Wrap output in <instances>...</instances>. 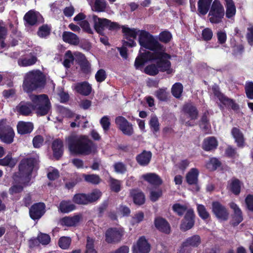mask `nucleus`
Returning <instances> with one entry per match:
<instances>
[{
  "mask_svg": "<svg viewBox=\"0 0 253 253\" xmlns=\"http://www.w3.org/2000/svg\"><path fill=\"white\" fill-rule=\"evenodd\" d=\"M168 92L166 91V88H161L157 90L155 95L157 98L160 101H166L168 99Z\"/></svg>",
  "mask_w": 253,
  "mask_h": 253,
  "instance_id": "51",
  "label": "nucleus"
},
{
  "mask_svg": "<svg viewBox=\"0 0 253 253\" xmlns=\"http://www.w3.org/2000/svg\"><path fill=\"white\" fill-rule=\"evenodd\" d=\"M71 239L68 237H62L60 238L58 244L59 247L63 249H67L70 245Z\"/></svg>",
  "mask_w": 253,
  "mask_h": 253,
  "instance_id": "52",
  "label": "nucleus"
},
{
  "mask_svg": "<svg viewBox=\"0 0 253 253\" xmlns=\"http://www.w3.org/2000/svg\"><path fill=\"white\" fill-rule=\"evenodd\" d=\"M171 38L172 35L171 33L167 31L161 32L159 36V41L165 43L169 42Z\"/></svg>",
  "mask_w": 253,
  "mask_h": 253,
  "instance_id": "53",
  "label": "nucleus"
},
{
  "mask_svg": "<svg viewBox=\"0 0 253 253\" xmlns=\"http://www.w3.org/2000/svg\"><path fill=\"white\" fill-rule=\"evenodd\" d=\"M39 162V156L37 155L29 158L24 159L21 162L19 166V173L13 176L15 183L9 189L11 195L20 193L23 188L22 184L25 180L28 178L33 168Z\"/></svg>",
  "mask_w": 253,
  "mask_h": 253,
  "instance_id": "3",
  "label": "nucleus"
},
{
  "mask_svg": "<svg viewBox=\"0 0 253 253\" xmlns=\"http://www.w3.org/2000/svg\"><path fill=\"white\" fill-rule=\"evenodd\" d=\"M53 155L56 159H59L62 155L63 148V142L58 139L54 140L52 144Z\"/></svg>",
  "mask_w": 253,
  "mask_h": 253,
  "instance_id": "32",
  "label": "nucleus"
},
{
  "mask_svg": "<svg viewBox=\"0 0 253 253\" xmlns=\"http://www.w3.org/2000/svg\"><path fill=\"white\" fill-rule=\"evenodd\" d=\"M63 40L70 44L78 45L80 42L78 37L75 34L70 32H64L62 35Z\"/></svg>",
  "mask_w": 253,
  "mask_h": 253,
  "instance_id": "29",
  "label": "nucleus"
},
{
  "mask_svg": "<svg viewBox=\"0 0 253 253\" xmlns=\"http://www.w3.org/2000/svg\"><path fill=\"white\" fill-rule=\"evenodd\" d=\"M201 243V237L197 235H193L188 238L183 243L182 246L177 253H190L189 247L196 248L198 247Z\"/></svg>",
  "mask_w": 253,
  "mask_h": 253,
  "instance_id": "9",
  "label": "nucleus"
},
{
  "mask_svg": "<svg viewBox=\"0 0 253 253\" xmlns=\"http://www.w3.org/2000/svg\"><path fill=\"white\" fill-rule=\"evenodd\" d=\"M130 194L135 204L140 205L144 204L145 197L143 193L137 190H133L131 191Z\"/></svg>",
  "mask_w": 253,
  "mask_h": 253,
  "instance_id": "39",
  "label": "nucleus"
},
{
  "mask_svg": "<svg viewBox=\"0 0 253 253\" xmlns=\"http://www.w3.org/2000/svg\"><path fill=\"white\" fill-rule=\"evenodd\" d=\"M4 154V151L3 147L0 146V158H1ZM17 161L12 159L11 156L7 155L4 158L0 159V165L3 166H9L11 167L14 166Z\"/></svg>",
  "mask_w": 253,
  "mask_h": 253,
  "instance_id": "33",
  "label": "nucleus"
},
{
  "mask_svg": "<svg viewBox=\"0 0 253 253\" xmlns=\"http://www.w3.org/2000/svg\"><path fill=\"white\" fill-rule=\"evenodd\" d=\"M225 14L223 5L219 0H214L209 13L210 21L212 24L220 23Z\"/></svg>",
  "mask_w": 253,
  "mask_h": 253,
  "instance_id": "6",
  "label": "nucleus"
},
{
  "mask_svg": "<svg viewBox=\"0 0 253 253\" xmlns=\"http://www.w3.org/2000/svg\"><path fill=\"white\" fill-rule=\"evenodd\" d=\"M242 183L235 178H233L228 181L227 188L235 195H238L241 191Z\"/></svg>",
  "mask_w": 253,
  "mask_h": 253,
  "instance_id": "27",
  "label": "nucleus"
},
{
  "mask_svg": "<svg viewBox=\"0 0 253 253\" xmlns=\"http://www.w3.org/2000/svg\"><path fill=\"white\" fill-rule=\"evenodd\" d=\"M92 18L95 31L100 34H103L104 29L107 28L109 20L106 18H100L94 15L92 16Z\"/></svg>",
  "mask_w": 253,
  "mask_h": 253,
  "instance_id": "18",
  "label": "nucleus"
},
{
  "mask_svg": "<svg viewBox=\"0 0 253 253\" xmlns=\"http://www.w3.org/2000/svg\"><path fill=\"white\" fill-rule=\"evenodd\" d=\"M115 123L124 134L131 136L133 134L134 129L132 125L125 118L122 116L117 117L115 119Z\"/></svg>",
  "mask_w": 253,
  "mask_h": 253,
  "instance_id": "8",
  "label": "nucleus"
},
{
  "mask_svg": "<svg viewBox=\"0 0 253 253\" xmlns=\"http://www.w3.org/2000/svg\"><path fill=\"white\" fill-rule=\"evenodd\" d=\"M84 31L89 34H92L93 30L91 28L89 23L86 20H83L79 23Z\"/></svg>",
  "mask_w": 253,
  "mask_h": 253,
  "instance_id": "63",
  "label": "nucleus"
},
{
  "mask_svg": "<svg viewBox=\"0 0 253 253\" xmlns=\"http://www.w3.org/2000/svg\"><path fill=\"white\" fill-rule=\"evenodd\" d=\"M38 240L42 245H47L50 242V238L46 234L40 233L38 237Z\"/></svg>",
  "mask_w": 253,
  "mask_h": 253,
  "instance_id": "60",
  "label": "nucleus"
},
{
  "mask_svg": "<svg viewBox=\"0 0 253 253\" xmlns=\"http://www.w3.org/2000/svg\"><path fill=\"white\" fill-rule=\"evenodd\" d=\"M183 91V85L180 83L174 84L171 88L172 94L176 98H179Z\"/></svg>",
  "mask_w": 253,
  "mask_h": 253,
  "instance_id": "45",
  "label": "nucleus"
},
{
  "mask_svg": "<svg viewBox=\"0 0 253 253\" xmlns=\"http://www.w3.org/2000/svg\"><path fill=\"white\" fill-rule=\"evenodd\" d=\"M41 17V14L34 10H30L24 16V20L27 24L29 25H35L39 18Z\"/></svg>",
  "mask_w": 253,
  "mask_h": 253,
  "instance_id": "30",
  "label": "nucleus"
},
{
  "mask_svg": "<svg viewBox=\"0 0 253 253\" xmlns=\"http://www.w3.org/2000/svg\"><path fill=\"white\" fill-rule=\"evenodd\" d=\"M32 103L21 102L16 107L18 112L23 116H28L32 110L36 111L38 115L43 116L47 114L51 108L50 103L48 96L45 94L34 95L30 96Z\"/></svg>",
  "mask_w": 253,
  "mask_h": 253,
  "instance_id": "2",
  "label": "nucleus"
},
{
  "mask_svg": "<svg viewBox=\"0 0 253 253\" xmlns=\"http://www.w3.org/2000/svg\"><path fill=\"white\" fill-rule=\"evenodd\" d=\"M199 171L196 168L191 169L186 175L187 182L190 185L196 184L198 180Z\"/></svg>",
  "mask_w": 253,
  "mask_h": 253,
  "instance_id": "31",
  "label": "nucleus"
},
{
  "mask_svg": "<svg viewBox=\"0 0 253 253\" xmlns=\"http://www.w3.org/2000/svg\"><path fill=\"white\" fill-rule=\"evenodd\" d=\"M183 110L190 118V121L184 120V123L188 126H194L195 125L194 121L197 119L198 115L196 108L192 104L187 103L183 106Z\"/></svg>",
  "mask_w": 253,
  "mask_h": 253,
  "instance_id": "11",
  "label": "nucleus"
},
{
  "mask_svg": "<svg viewBox=\"0 0 253 253\" xmlns=\"http://www.w3.org/2000/svg\"><path fill=\"white\" fill-rule=\"evenodd\" d=\"M157 62V66L154 64H152L147 66L144 69V72L146 74L151 75L154 76L157 75L159 72L158 68H160V70L163 71L162 68L159 66L158 62L157 60H155ZM169 69L170 70V73H168L167 71H166L168 74H170L172 72V69L170 68V66L169 67ZM165 71H163L164 72Z\"/></svg>",
  "mask_w": 253,
  "mask_h": 253,
  "instance_id": "40",
  "label": "nucleus"
},
{
  "mask_svg": "<svg viewBox=\"0 0 253 253\" xmlns=\"http://www.w3.org/2000/svg\"><path fill=\"white\" fill-rule=\"evenodd\" d=\"M230 207L234 211L232 224L234 226H236L241 222L243 219L242 213L240 209L235 203H231Z\"/></svg>",
  "mask_w": 253,
  "mask_h": 253,
  "instance_id": "21",
  "label": "nucleus"
},
{
  "mask_svg": "<svg viewBox=\"0 0 253 253\" xmlns=\"http://www.w3.org/2000/svg\"><path fill=\"white\" fill-rule=\"evenodd\" d=\"M212 0H199L198 11L200 14L205 15L208 12Z\"/></svg>",
  "mask_w": 253,
  "mask_h": 253,
  "instance_id": "35",
  "label": "nucleus"
},
{
  "mask_svg": "<svg viewBox=\"0 0 253 253\" xmlns=\"http://www.w3.org/2000/svg\"><path fill=\"white\" fill-rule=\"evenodd\" d=\"M194 214L193 210L189 209L187 210L181 224V229L183 231H186L191 229L194 225Z\"/></svg>",
  "mask_w": 253,
  "mask_h": 253,
  "instance_id": "17",
  "label": "nucleus"
},
{
  "mask_svg": "<svg viewBox=\"0 0 253 253\" xmlns=\"http://www.w3.org/2000/svg\"><path fill=\"white\" fill-rule=\"evenodd\" d=\"M45 205L42 203H39L33 205L29 211L31 218L34 220L40 219L45 213Z\"/></svg>",
  "mask_w": 253,
  "mask_h": 253,
  "instance_id": "15",
  "label": "nucleus"
},
{
  "mask_svg": "<svg viewBox=\"0 0 253 253\" xmlns=\"http://www.w3.org/2000/svg\"><path fill=\"white\" fill-rule=\"evenodd\" d=\"M100 123L104 131L105 132L108 131L111 125L110 118L107 116H104L101 119Z\"/></svg>",
  "mask_w": 253,
  "mask_h": 253,
  "instance_id": "55",
  "label": "nucleus"
},
{
  "mask_svg": "<svg viewBox=\"0 0 253 253\" xmlns=\"http://www.w3.org/2000/svg\"><path fill=\"white\" fill-rule=\"evenodd\" d=\"M149 124L151 128L154 131L157 132L159 130V123L156 117H152Z\"/></svg>",
  "mask_w": 253,
  "mask_h": 253,
  "instance_id": "59",
  "label": "nucleus"
},
{
  "mask_svg": "<svg viewBox=\"0 0 253 253\" xmlns=\"http://www.w3.org/2000/svg\"><path fill=\"white\" fill-rule=\"evenodd\" d=\"M70 152L75 154L87 155L96 152V146L84 135H72L66 139Z\"/></svg>",
  "mask_w": 253,
  "mask_h": 253,
  "instance_id": "4",
  "label": "nucleus"
},
{
  "mask_svg": "<svg viewBox=\"0 0 253 253\" xmlns=\"http://www.w3.org/2000/svg\"><path fill=\"white\" fill-rule=\"evenodd\" d=\"M82 219L81 214H75L73 216H65L60 219L59 224L67 227L77 226Z\"/></svg>",
  "mask_w": 253,
  "mask_h": 253,
  "instance_id": "16",
  "label": "nucleus"
},
{
  "mask_svg": "<svg viewBox=\"0 0 253 253\" xmlns=\"http://www.w3.org/2000/svg\"><path fill=\"white\" fill-rule=\"evenodd\" d=\"M212 210L216 217L220 220H226L228 217V212L226 208L218 202L212 204Z\"/></svg>",
  "mask_w": 253,
  "mask_h": 253,
  "instance_id": "13",
  "label": "nucleus"
},
{
  "mask_svg": "<svg viewBox=\"0 0 253 253\" xmlns=\"http://www.w3.org/2000/svg\"><path fill=\"white\" fill-rule=\"evenodd\" d=\"M14 132L6 120L0 121V139L6 143H11L13 141Z\"/></svg>",
  "mask_w": 253,
  "mask_h": 253,
  "instance_id": "7",
  "label": "nucleus"
},
{
  "mask_svg": "<svg viewBox=\"0 0 253 253\" xmlns=\"http://www.w3.org/2000/svg\"><path fill=\"white\" fill-rule=\"evenodd\" d=\"M102 193L98 189H95L90 193L87 194L88 203L95 202L98 200L101 196Z\"/></svg>",
  "mask_w": 253,
  "mask_h": 253,
  "instance_id": "48",
  "label": "nucleus"
},
{
  "mask_svg": "<svg viewBox=\"0 0 253 253\" xmlns=\"http://www.w3.org/2000/svg\"><path fill=\"white\" fill-rule=\"evenodd\" d=\"M245 92L247 97L253 99V82H247L245 84Z\"/></svg>",
  "mask_w": 253,
  "mask_h": 253,
  "instance_id": "54",
  "label": "nucleus"
},
{
  "mask_svg": "<svg viewBox=\"0 0 253 253\" xmlns=\"http://www.w3.org/2000/svg\"><path fill=\"white\" fill-rule=\"evenodd\" d=\"M94 239L87 237L85 253H97L96 251L94 248Z\"/></svg>",
  "mask_w": 253,
  "mask_h": 253,
  "instance_id": "50",
  "label": "nucleus"
},
{
  "mask_svg": "<svg viewBox=\"0 0 253 253\" xmlns=\"http://www.w3.org/2000/svg\"><path fill=\"white\" fill-rule=\"evenodd\" d=\"M173 211L177 213L179 215H182L185 211L186 208L184 206L181 205L179 204H176L172 206Z\"/></svg>",
  "mask_w": 253,
  "mask_h": 253,
  "instance_id": "61",
  "label": "nucleus"
},
{
  "mask_svg": "<svg viewBox=\"0 0 253 253\" xmlns=\"http://www.w3.org/2000/svg\"><path fill=\"white\" fill-rule=\"evenodd\" d=\"M155 225L159 231L169 234L170 231V227L169 223L164 218L157 217L155 219Z\"/></svg>",
  "mask_w": 253,
  "mask_h": 253,
  "instance_id": "22",
  "label": "nucleus"
},
{
  "mask_svg": "<svg viewBox=\"0 0 253 253\" xmlns=\"http://www.w3.org/2000/svg\"><path fill=\"white\" fill-rule=\"evenodd\" d=\"M141 177L153 185L159 186L162 183L161 178L155 173H147L142 175Z\"/></svg>",
  "mask_w": 253,
  "mask_h": 253,
  "instance_id": "23",
  "label": "nucleus"
},
{
  "mask_svg": "<svg viewBox=\"0 0 253 253\" xmlns=\"http://www.w3.org/2000/svg\"><path fill=\"white\" fill-rule=\"evenodd\" d=\"M91 6L93 11L100 12H104L107 7V2L105 0H95L93 2L91 0H87Z\"/></svg>",
  "mask_w": 253,
  "mask_h": 253,
  "instance_id": "24",
  "label": "nucleus"
},
{
  "mask_svg": "<svg viewBox=\"0 0 253 253\" xmlns=\"http://www.w3.org/2000/svg\"><path fill=\"white\" fill-rule=\"evenodd\" d=\"M152 154L150 151H144L136 157L137 162L141 166L147 165L151 159Z\"/></svg>",
  "mask_w": 253,
  "mask_h": 253,
  "instance_id": "36",
  "label": "nucleus"
},
{
  "mask_svg": "<svg viewBox=\"0 0 253 253\" xmlns=\"http://www.w3.org/2000/svg\"><path fill=\"white\" fill-rule=\"evenodd\" d=\"M76 55L79 56L82 59L81 63V67L82 71L85 73H88L90 72V64L88 61L85 59L84 55L81 53L78 52L76 53Z\"/></svg>",
  "mask_w": 253,
  "mask_h": 253,
  "instance_id": "41",
  "label": "nucleus"
},
{
  "mask_svg": "<svg viewBox=\"0 0 253 253\" xmlns=\"http://www.w3.org/2000/svg\"><path fill=\"white\" fill-rule=\"evenodd\" d=\"M73 201L78 204L86 205L88 204L87 194H76L73 198Z\"/></svg>",
  "mask_w": 253,
  "mask_h": 253,
  "instance_id": "43",
  "label": "nucleus"
},
{
  "mask_svg": "<svg viewBox=\"0 0 253 253\" xmlns=\"http://www.w3.org/2000/svg\"><path fill=\"white\" fill-rule=\"evenodd\" d=\"M106 78V74L103 69L99 70L95 74V79L97 82H102Z\"/></svg>",
  "mask_w": 253,
  "mask_h": 253,
  "instance_id": "62",
  "label": "nucleus"
},
{
  "mask_svg": "<svg viewBox=\"0 0 253 253\" xmlns=\"http://www.w3.org/2000/svg\"><path fill=\"white\" fill-rule=\"evenodd\" d=\"M132 251L133 253H149L150 245L146 238L142 236L133 245Z\"/></svg>",
  "mask_w": 253,
  "mask_h": 253,
  "instance_id": "12",
  "label": "nucleus"
},
{
  "mask_svg": "<svg viewBox=\"0 0 253 253\" xmlns=\"http://www.w3.org/2000/svg\"><path fill=\"white\" fill-rule=\"evenodd\" d=\"M212 91L215 96L224 105L234 110L238 109V105L233 100L227 98L220 92L219 87L217 85H214L212 87Z\"/></svg>",
  "mask_w": 253,
  "mask_h": 253,
  "instance_id": "10",
  "label": "nucleus"
},
{
  "mask_svg": "<svg viewBox=\"0 0 253 253\" xmlns=\"http://www.w3.org/2000/svg\"><path fill=\"white\" fill-rule=\"evenodd\" d=\"M220 162L217 159L212 158L206 163V167L210 170H214L220 167Z\"/></svg>",
  "mask_w": 253,
  "mask_h": 253,
  "instance_id": "44",
  "label": "nucleus"
},
{
  "mask_svg": "<svg viewBox=\"0 0 253 253\" xmlns=\"http://www.w3.org/2000/svg\"><path fill=\"white\" fill-rule=\"evenodd\" d=\"M122 228H110L107 230L105 234L106 241L109 243L120 241L123 235Z\"/></svg>",
  "mask_w": 253,
  "mask_h": 253,
  "instance_id": "14",
  "label": "nucleus"
},
{
  "mask_svg": "<svg viewBox=\"0 0 253 253\" xmlns=\"http://www.w3.org/2000/svg\"><path fill=\"white\" fill-rule=\"evenodd\" d=\"M197 210L199 216L203 219H207L209 216V214L207 211L204 206L202 205H197Z\"/></svg>",
  "mask_w": 253,
  "mask_h": 253,
  "instance_id": "58",
  "label": "nucleus"
},
{
  "mask_svg": "<svg viewBox=\"0 0 253 253\" xmlns=\"http://www.w3.org/2000/svg\"><path fill=\"white\" fill-rule=\"evenodd\" d=\"M17 129L19 134H25L29 133L33 129V125L31 122L20 121L17 125Z\"/></svg>",
  "mask_w": 253,
  "mask_h": 253,
  "instance_id": "25",
  "label": "nucleus"
},
{
  "mask_svg": "<svg viewBox=\"0 0 253 253\" xmlns=\"http://www.w3.org/2000/svg\"><path fill=\"white\" fill-rule=\"evenodd\" d=\"M201 128L205 133H209L211 131V126L206 116H203L200 123Z\"/></svg>",
  "mask_w": 253,
  "mask_h": 253,
  "instance_id": "46",
  "label": "nucleus"
},
{
  "mask_svg": "<svg viewBox=\"0 0 253 253\" xmlns=\"http://www.w3.org/2000/svg\"><path fill=\"white\" fill-rule=\"evenodd\" d=\"M122 31L126 39L129 42L130 40H133L137 36V32L139 30L136 29H130L126 26H123Z\"/></svg>",
  "mask_w": 253,
  "mask_h": 253,
  "instance_id": "37",
  "label": "nucleus"
},
{
  "mask_svg": "<svg viewBox=\"0 0 253 253\" xmlns=\"http://www.w3.org/2000/svg\"><path fill=\"white\" fill-rule=\"evenodd\" d=\"M136 45V42L134 40H130L129 42H126L125 41L123 42V46L122 47L118 48V50L120 52V55L124 59H126L127 57V50L126 47V46H129L130 47L134 46Z\"/></svg>",
  "mask_w": 253,
  "mask_h": 253,
  "instance_id": "42",
  "label": "nucleus"
},
{
  "mask_svg": "<svg viewBox=\"0 0 253 253\" xmlns=\"http://www.w3.org/2000/svg\"><path fill=\"white\" fill-rule=\"evenodd\" d=\"M137 36L141 48L139 51V55L135 61L136 69L140 68L148 61L157 60L163 71L170 73V62L169 60L170 56L166 53L165 47L145 30H139Z\"/></svg>",
  "mask_w": 253,
  "mask_h": 253,
  "instance_id": "1",
  "label": "nucleus"
},
{
  "mask_svg": "<svg viewBox=\"0 0 253 253\" xmlns=\"http://www.w3.org/2000/svg\"><path fill=\"white\" fill-rule=\"evenodd\" d=\"M218 142L214 137H208L205 138L203 142L202 147L205 151H209L216 148Z\"/></svg>",
  "mask_w": 253,
  "mask_h": 253,
  "instance_id": "26",
  "label": "nucleus"
},
{
  "mask_svg": "<svg viewBox=\"0 0 253 253\" xmlns=\"http://www.w3.org/2000/svg\"><path fill=\"white\" fill-rule=\"evenodd\" d=\"M225 2L226 17L228 19H232L234 17L236 12L234 2L233 0H225Z\"/></svg>",
  "mask_w": 253,
  "mask_h": 253,
  "instance_id": "28",
  "label": "nucleus"
},
{
  "mask_svg": "<svg viewBox=\"0 0 253 253\" xmlns=\"http://www.w3.org/2000/svg\"><path fill=\"white\" fill-rule=\"evenodd\" d=\"M74 58L71 51L68 50L66 52L65 55V59L63 61V65L67 68H69L73 63Z\"/></svg>",
  "mask_w": 253,
  "mask_h": 253,
  "instance_id": "49",
  "label": "nucleus"
},
{
  "mask_svg": "<svg viewBox=\"0 0 253 253\" xmlns=\"http://www.w3.org/2000/svg\"><path fill=\"white\" fill-rule=\"evenodd\" d=\"M45 83L44 76L39 70H33L25 76L23 89L27 92L33 91L42 86Z\"/></svg>",
  "mask_w": 253,
  "mask_h": 253,
  "instance_id": "5",
  "label": "nucleus"
},
{
  "mask_svg": "<svg viewBox=\"0 0 253 253\" xmlns=\"http://www.w3.org/2000/svg\"><path fill=\"white\" fill-rule=\"evenodd\" d=\"M37 61V57L30 53L21 57L18 60V64L21 67H27L35 64Z\"/></svg>",
  "mask_w": 253,
  "mask_h": 253,
  "instance_id": "20",
  "label": "nucleus"
},
{
  "mask_svg": "<svg viewBox=\"0 0 253 253\" xmlns=\"http://www.w3.org/2000/svg\"><path fill=\"white\" fill-rule=\"evenodd\" d=\"M83 176L84 177L85 181L93 184H97L99 183L101 180L99 176L96 174H83Z\"/></svg>",
  "mask_w": 253,
  "mask_h": 253,
  "instance_id": "47",
  "label": "nucleus"
},
{
  "mask_svg": "<svg viewBox=\"0 0 253 253\" xmlns=\"http://www.w3.org/2000/svg\"><path fill=\"white\" fill-rule=\"evenodd\" d=\"M162 192L161 189L152 190L150 192V198L151 201L155 202L161 196Z\"/></svg>",
  "mask_w": 253,
  "mask_h": 253,
  "instance_id": "64",
  "label": "nucleus"
},
{
  "mask_svg": "<svg viewBox=\"0 0 253 253\" xmlns=\"http://www.w3.org/2000/svg\"><path fill=\"white\" fill-rule=\"evenodd\" d=\"M72 88L78 93L83 95H88L91 92L92 87L87 82H83L75 84Z\"/></svg>",
  "mask_w": 253,
  "mask_h": 253,
  "instance_id": "19",
  "label": "nucleus"
},
{
  "mask_svg": "<svg viewBox=\"0 0 253 253\" xmlns=\"http://www.w3.org/2000/svg\"><path fill=\"white\" fill-rule=\"evenodd\" d=\"M121 181L111 178L110 179V187L112 191L115 192H118L121 190Z\"/></svg>",
  "mask_w": 253,
  "mask_h": 253,
  "instance_id": "57",
  "label": "nucleus"
},
{
  "mask_svg": "<svg viewBox=\"0 0 253 253\" xmlns=\"http://www.w3.org/2000/svg\"><path fill=\"white\" fill-rule=\"evenodd\" d=\"M50 28L47 25H43L39 28L38 35L41 38H45L50 34Z\"/></svg>",
  "mask_w": 253,
  "mask_h": 253,
  "instance_id": "56",
  "label": "nucleus"
},
{
  "mask_svg": "<svg viewBox=\"0 0 253 253\" xmlns=\"http://www.w3.org/2000/svg\"><path fill=\"white\" fill-rule=\"evenodd\" d=\"M75 209V206L71 201H63L58 207L59 211L62 213H68L73 211Z\"/></svg>",
  "mask_w": 253,
  "mask_h": 253,
  "instance_id": "38",
  "label": "nucleus"
},
{
  "mask_svg": "<svg viewBox=\"0 0 253 253\" xmlns=\"http://www.w3.org/2000/svg\"><path fill=\"white\" fill-rule=\"evenodd\" d=\"M231 133L235 139L238 147H243L245 145V139L242 132L236 127H234L231 131Z\"/></svg>",
  "mask_w": 253,
  "mask_h": 253,
  "instance_id": "34",
  "label": "nucleus"
}]
</instances>
